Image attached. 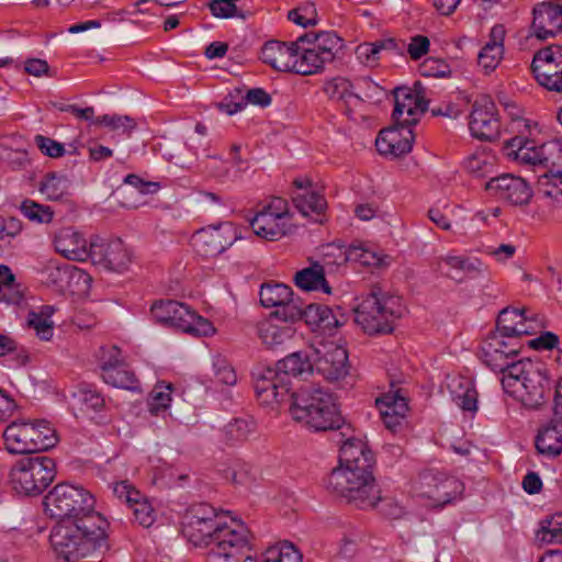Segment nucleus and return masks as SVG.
<instances>
[{
  "mask_svg": "<svg viewBox=\"0 0 562 562\" xmlns=\"http://www.w3.org/2000/svg\"><path fill=\"white\" fill-rule=\"evenodd\" d=\"M105 527L101 515L58 521L50 531L52 548L66 562H101L109 549Z\"/></svg>",
  "mask_w": 562,
  "mask_h": 562,
  "instance_id": "1",
  "label": "nucleus"
},
{
  "mask_svg": "<svg viewBox=\"0 0 562 562\" xmlns=\"http://www.w3.org/2000/svg\"><path fill=\"white\" fill-rule=\"evenodd\" d=\"M286 404L289 416L313 432L339 431V436L351 432L346 423L336 396L326 389L304 386L289 392Z\"/></svg>",
  "mask_w": 562,
  "mask_h": 562,
  "instance_id": "2",
  "label": "nucleus"
},
{
  "mask_svg": "<svg viewBox=\"0 0 562 562\" xmlns=\"http://www.w3.org/2000/svg\"><path fill=\"white\" fill-rule=\"evenodd\" d=\"M502 385L507 394L529 409H538L547 404L551 393L546 368L529 359L513 364L509 375L502 378Z\"/></svg>",
  "mask_w": 562,
  "mask_h": 562,
  "instance_id": "3",
  "label": "nucleus"
},
{
  "mask_svg": "<svg viewBox=\"0 0 562 562\" xmlns=\"http://www.w3.org/2000/svg\"><path fill=\"white\" fill-rule=\"evenodd\" d=\"M326 486L330 493L358 508H373L381 501V491L372 470L335 468Z\"/></svg>",
  "mask_w": 562,
  "mask_h": 562,
  "instance_id": "4",
  "label": "nucleus"
},
{
  "mask_svg": "<svg viewBox=\"0 0 562 562\" xmlns=\"http://www.w3.org/2000/svg\"><path fill=\"white\" fill-rule=\"evenodd\" d=\"M403 312L400 297L373 289L355 308V322L369 335L391 334Z\"/></svg>",
  "mask_w": 562,
  "mask_h": 562,
  "instance_id": "5",
  "label": "nucleus"
},
{
  "mask_svg": "<svg viewBox=\"0 0 562 562\" xmlns=\"http://www.w3.org/2000/svg\"><path fill=\"white\" fill-rule=\"evenodd\" d=\"M94 497L87 490L70 484H58L44 497V508L52 518L61 520H81L92 515Z\"/></svg>",
  "mask_w": 562,
  "mask_h": 562,
  "instance_id": "6",
  "label": "nucleus"
},
{
  "mask_svg": "<svg viewBox=\"0 0 562 562\" xmlns=\"http://www.w3.org/2000/svg\"><path fill=\"white\" fill-rule=\"evenodd\" d=\"M5 447L10 453H35L56 446L58 437L55 428L46 420L13 422L3 432Z\"/></svg>",
  "mask_w": 562,
  "mask_h": 562,
  "instance_id": "7",
  "label": "nucleus"
},
{
  "mask_svg": "<svg viewBox=\"0 0 562 562\" xmlns=\"http://www.w3.org/2000/svg\"><path fill=\"white\" fill-rule=\"evenodd\" d=\"M154 319L168 327L177 328L194 337L210 336L215 333L213 324L198 315L187 304L177 301H158L151 306Z\"/></svg>",
  "mask_w": 562,
  "mask_h": 562,
  "instance_id": "8",
  "label": "nucleus"
},
{
  "mask_svg": "<svg viewBox=\"0 0 562 562\" xmlns=\"http://www.w3.org/2000/svg\"><path fill=\"white\" fill-rule=\"evenodd\" d=\"M56 467L48 457L27 458L18 461L10 471L13 490L19 494L38 495L54 480Z\"/></svg>",
  "mask_w": 562,
  "mask_h": 562,
  "instance_id": "9",
  "label": "nucleus"
},
{
  "mask_svg": "<svg viewBox=\"0 0 562 562\" xmlns=\"http://www.w3.org/2000/svg\"><path fill=\"white\" fill-rule=\"evenodd\" d=\"M227 518L207 504L192 506L183 520V533L195 546H210Z\"/></svg>",
  "mask_w": 562,
  "mask_h": 562,
  "instance_id": "10",
  "label": "nucleus"
},
{
  "mask_svg": "<svg viewBox=\"0 0 562 562\" xmlns=\"http://www.w3.org/2000/svg\"><path fill=\"white\" fill-rule=\"evenodd\" d=\"M293 206L302 218H312L314 223L323 224L327 210V201L323 194L316 191L313 179L302 175L293 179L289 192Z\"/></svg>",
  "mask_w": 562,
  "mask_h": 562,
  "instance_id": "11",
  "label": "nucleus"
},
{
  "mask_svg": "<svg viewBox=\"0 0 562 562\" xmlns=\"http://www.w3.org/2000/svg\"><path fill=\"white\" fill-rule=\"evenodd\" d=\"M463 490V484L453 476L427 470L419 474L414 491L418 497L429 499L434 506L450 503Z\"/></svg>",
  "mask_w": 562,
  "mask_h": 562,
  "instance_id": "12",
  "label": "nucleus"
},
{
  "mask_svg": "<svg viewBox=\"0 0 562 562\" xmlns=\"http://www.w3.org/2000/svg\"><path fill=\"white\" fill-rule=\"evenodd\" d=\"M241 238L239 228L232 222L209 225L193 236L195 251L205 258L216 257Z\"/></svg>",
  "mask_w": 562,
  "mask_h": 562,
  "instance_id": "13",
  "label": "nucleus"
},
{
  "mask_svg": "<svg viewBox=\"0 0 562 562\" xmlns=\"http://www.w3.org/2000/svg\"><path fill=\"white\" fill-rule=\"evenodd\" d=\"M510 131L517 135L505 142V155L526 165L542 166L543 144L537 146L536 142L529 137L531 134L530 122L516 117L510 123Z\"/></svg>",
  "mask_w": 562,
  "mask_h": 562,
  "instance_id": "14",
  "label": "nucleus"
},
{
  "mask_svg": "<svg viewBox=\"0 0 562 562\" xmlns=\"http://www.w3.org/2000/svg\"><path fill=\"white\" fill-rule=\"evenodd\" d=\"M308 34L301 35L296 41L286 44L283 70L302 76H310L323 70L326 60L307 44Z\"/></svg>",
  "mask_w": 562,
  "mask_h": 562,
  "instance_id": "15",
  "label": "nucleus"
},
{
  "mask_svg": "<svg viewBox=\"0 0 562 562\" xmlns=\"http://www.w3.org/2000/svg\"><path fill=\"white\" fill-rule=\"evenodd\" d=\"M531 69L540 86L562 93V47L551 45L539 49L532 59Z\"/></svg>",
  "mask_w": 562,
  "mask_h": 562,
  "instance_id": "16",
  "label": "nucleus"
},
{
  "mask_svg": "<svg viewBox=\"0 0 562 562\" xmlns=\"http://www.w3.org/2000/svg\"><path fill=\"white\" fill-rule=\"evenodd\" d=\"M393 123L403 126L417 124L428 109V101L407 87L395 88Z\"/></svg>",
  "mask_w": 562,
  "mask_h": 562,
  "instance_id": "17",
  "label": "nucleus"
},
{
  "mask_svg": "<svg viewBox=\"0 0 562 562\" xmlns=\"http://www.w3.org/2000/svg\"><path fill=\"white\" fill-rule=\"evenodd\" d=\"M562 32V0H548L532 9L531 33L538 40L552 38Z\"/></svg>",
  "mask_w": 562,
  "mask_h": 562,
  "instance_id": "18",
  "label": "nucleus"
},
{
  "mask_svg": "<svg viewBox=\"0 0 562 562\" xmlns=\"http://www.w3.org/2000/svg\"><path fill=\"white\" fill-rule=\"evenodd\" d=\"M280 363L277 361L273 366L257 368L252 373L255 381V392L260 406L279 415L280 401L278 398V389L281 385Z\"/></svg>",
  "mask_w": 562,
  "mask_h": 562,
  "instance_id": "19",
  "label": "nucleus"
},
{
  "mask_svg": "<svg viewBox=\"0 0 562 562\" xmlns=\"http://www.w3.org/2000/svg\"><path fill=\"white\" fill-rule=\"evenodd\" d=\"M485 190L491 195L513 205L527 204L532 196V191L526 180L510 173L491 178L485 183Z\"/></svg>",
  "mask_w": 562,
  "mask_h": 562,
  "instance_id": "20",
  "label": "nucleus"
},
{
  "mask_svg": "<svg viewBox=\"0 0 562 562\" xmlns=\"http://www.w3.org/2000/svg\"><path fill=\"white\" fill-rule=\"evenodd\" d=\"M89 258L94 265L117 272L127 269L132 262L131 251L121 239L91 243Z\"/></svg>",
  "mask_w": 562,
  "mask_h": 562,
  "instance_id": "21",
  "label": "nucleus"
},
{
  "mask_svg": "<svg viewBox=\"0 0 562 562\" xmlns=\"http://www.w3.org/2000/svg\"><path fill=\"white\" fill-rule=\"evenodd\" d=\"M210 546L212 548L209 555H225L229 552L236 555L239 551L251 549L249 531L244 524L226 519Z\"/></svg>",
  "mask_w": 562,
  "mask_h": 562,
  "instance_id": "22",
  "label": "nucleus"
},
{
  "mask_svg": "<svg viewBox=\"0 0 562 562\" xmlns=\"http://www.w3.org/2000/svg\"><path fill=\"white\" fill-rule=\"evenodd\" d=\"M314 367L328 381H338L348 374V352L336 344L322 345L314 349Z\"/></svg>",
  "mask_w": 562,
  "mask_h": 562,
  "instance_id": "23",
  "label": "nucleus"
},
{
  "mask_svg": "<svg viewBox=\"0 0 562 562\" xmlns=\"http://www.w3.org/2000/svg\"><path fill=\"white\" fill-rule=\"evenodd\" d=\"M471 135L481 140H494L499 134L495 104L487 99L475 101L470 114Z\"/></svg>",
  "mask_w": 562,
  "mask_h": 562,
  "instance_id": "24",
  "label": "nucleus"
},
{
  "mask_svg": "<svg viewBox=\"0 0 562 562\" xmlns=\"http://www.w3.org/2000/svg\"><path fill=\"white\" fill-rule=\"evenodd\" d=\"M414 139L411 126L394 123L379 133L375 146L381 155L398 158L412 150Z\"/></svg>",
  "mask_w": 562,
  "mask_h": 562,
  "instance_id": "25",
  "label": "nucleus"
},
{
  "mask_svg": "<svg viewBox=\"0 0 562 562\" xmlns=\"http://www.w3.org/2000/svg\"><path fill=\"white\" fill-rule=\"evenodd\" d=\"M53 245L58 254L69 260L85 261L90 257L91 244L88 245L85 236L72 226L56 229Z\"/></svg>",
  "mask_w": 562,
  "mask_h": 562,
  "instance_id": "26",
  "label": "nucleus"
},
{
  "mask_svg": "<svg viewBox=\"0 0 562 562\" xmlns=\"http://www.w3.org/2000/svg\"><path fill=\"white\" fill-rule=\"evenodd\" d=\"M353 429L348 436H339L340 454L339 465L337 468H352L372 470L374 465V458L367 443L361 439L353 437Z\"/></svg>",
  "mask_w": 562,
  "mask_h": 562,
  "instance_id": "27",
  "label": "nucleus"
},
{
  "mask_svg": "<svg viewBox=\"0 0 562 562\" xmlns=\"http://www.w3.org/2000/svg\"><path fill=\"white\" fill-rule=\"evenodd\" d=\"M518 355V349L503 350L497 334L490 335L482 344L481 358L493 371H499L503 376L509 375V368L517 361H509Z\"/></svg>",
  "mask_w": 562,
  "mask_h": 562,
  "instance_id": "28",
  "label": "nucleus"
},
{
  "mask_svg": "<svg viewBox=\"0 0 562 562\" xmlns=\"http://www.w3.org/2000/svg\"><path fill=\"white\" fill-rule=\"evenodd\" d=\"M526 308L505 307L497 317V331L509 339L536 334V326L526 323Z\"/></svg>",
  "mask_w": 562,
  "mask_h": 562,
  "instance_id": "29",
  "label": "nucleus"
},
{
  "mask_svg": "<svg viewBox=\"0 0 562 562\" xmlns=\"http://www.w3.org/2000/svg\"><path fill=\"white\" fill-rule=\"evenodd\" d=\"M304 322L312 330H323L331 334L333 330L345 324V315H337L328 306L313 303L305 306Z\"/></svg>",
  "mask_w": 562,
  "mask_h": 562,
  "instance_id": "30",
  "label": "nucleus"
},
{
  "mask_svg": "<svg viewBox=\"0 0 562 562\" xmlns=\"http://www.w3.org/2000/svg\"><path fill=\"white\" fill-rule=\"evenodd\" d=\"M293 281L297 288L307 292L321 291L328 295L333 293L325 276V266L318 261H312L308 267L296 271Z\"/></svg>",
  "mask_w": 562,
  "mask_h": 562,
  "instance_id": "31",
  "label": "nucleus"
},
{
  "mask_svg": "<svg viewBox=\"0 0 562 562\" xmlns=\"http://www.w3.org/2000/svg\"><path fill=\"white\" fill-rule=\"evenodd\" d=\"M542 166L549 170L539 179L540 189L549 187L551 181L562 184V140H551L543 144Z\"/></svg>",
  "mask_w": 562,
  "mask_h": 562,
  "instance_id": "32",
  "label": "nucleus"
},
{
  "mask_svg": "<svg viewBox=\"0 0 562 562\" xmlns=\"http://www.w3.org/2000/svg\"><path fill=\"white\" fill-rule=\"evenodd\" d=\"M280 218L281 212L271 203L249 220V224L257 236L274 240L280 232Z\"/></svg>",
  "mask_w": 562,
  "mask_h": 562,
  "instance_id": "33",
  "label": "nucleus"
},
{
  "mask_svg": "<svg viewBox=\"0 0 562 562\" xmlns=\"http://www.w3.org/2000/svg\"><path fill=\"white\" fill-rule=\"evenodd\" d=\"M536 448L540 454L557 457L562 452V428L551 420L536 437Z\"/></svg>",
  "mask_w": 562,
  "mask_h": 562,
  "instance_id": "34",
  "label": "nucleus"
},
{
  "mask_svg": "<svg viewBox=\"0 0 562 562\" xmlns=\"http://www.w3.org/2000/svg\"><path fill=\"white\" fill-rule=\"evenodd\" d=\"M314 349L305 348L290 352L283 358V373L293 376H307L314 370Z\"/></svg>",
  "mask_w": 562,
  "mask_h": 562,
  "instance_id": "35",
  "label": "nucleus"
},
{
  "mask_svg": "<svg viewBox=\"0 0 562 562\" xmlns=\"http://www.w3.org/2000/svg\"><path fill=\"white\" fill-rule=\"evenodd\" d=\"M54 312V306L43 305L29 313L27 324L42 340L48 341L54 336L55 323L52 319Z\"/></svg>",
  "mask_w": 562,
  "mask_h": 562,
  "instance_id": "36",
  "label": "nucleus"
},
{
  "mask_svg": "<svg viewBox=\"0 0 562 562\" xmlns=\"http://www.w3.org/2000/svg\"><path fill=\"white\" fill-rule=\"evenodd\" d=\"M101 376L106 384L113 385L114 387L140 391L139 381L134 372L122 363L116 367H112V364L108 363V366L104 367V372H101Z\"/></svg>",
  "mask_w": 562,
  "mask_h": 562,
  "instance_id": "37",
  "label": "nucleus"
},
{
  "mask_svg": "<svg viewBox=\"0 0 562 562\" xmlns=\"http://www.w3.org/2000/svg\"><path fill=\"white\" fill-rule=\"evenodd\" d=\"M307 44L312 45L326 63H331L335 59V50L341 47V38L333 32H321L308 34Z\"/></svg>",
  "mask_w": 562,
  "mask_h": 562,
  "instance_id": "38",
  "label": "nucleus"
},
{
  "mask_svg": "<svg viewBox=\"0 0 562 562\" xmlns=\"http://www.w3.org/2000/svg\"><path fill=\"white\" fill-rule=\"evenodd\" d=\"M257 424L252 417H238L231 420L223 429L225 439L231 443L243 442L254 436Z\"/></svg>",
  "mask_w": 562,
  "mask_h": 562,
  "instance_id": "39",
  "label": "nucleus"
},
{
  "mask_svg": "<svg viewBox=\"0 0 562 562\" xmlns=\"http://www.w3.org/2000/svg\"><path fill=\"white\" fill-rule=\"evenodd\" d=\"M258 336L268 348H274L281 342V316L278 310L272 311L258 324Z\"/></svg>",
  "mask_w": 562,
  "mask_h": 562,
  "instance_id": "40",
  "label": "nucleus"
},
{
  "mask_svg": "<svg viewBox=\"0 0 562 562\" xmlns=\"http://www.w3.org/2000/svg\"><path fill=\"white\" fill-rule=\"evenodd\" d=\"M442 261L454 271L452 278L462 281L464 277H475L483 271V263L475 259L470 260L462 256H447Z\"/></svg>",
  "mask_w": 562,
  "mask_h": 562,
  "instance_id": "41",
  "label": "nucleus"
},
{
  "mask_svg": "<svg viewBox=\"0 0 562 562\" xmlns=\"http://www.w3.org/2000/svg\"><path fill=\"white\" fill-rule=\"evenodd\" d=\"M451 396L462 411L474 413L477 409V392L468 380H461L457 385H450Z\"/></svg>",
  "mask_w": 562,
  "mask_h": 562,
  "instance_id": "42",
  "label": "nucleus"
},
{
  "mask_svg": "<svg viewBox=\"0 0 562 562\" xmlns=\"http://www.w3.org/2000/svg\"><path fill=\"white\" fill-rule=\"evenodd\" d=\"M393 48H395V42L392 38L376 41L374 43H362L357 46L356 56L361 64L374 67L378 65L381 50Z\"/></svg>",
  "mask_w": 562,
  "mask_h": 562,
  "instance_id": "43",
  "label": "nucleus"
},
{
  "mask_svg": "<svg viewBox=\"0 0 562 562\" xmlns=\"http://www.w3.org/2000/svg\"><path fill=\"white\" fill-rule=\"evenodd\" d=\"M23 299L21 285L7 266H0V300L10 304H19Z\"/></svg>",
  "mask_w": 562,
  "mask_h": 562,
  "instance_id": "44",
  "label": "nucleus"
},
{
  "mask_svg": "<svg viewBox=\"0 0 562 562\" xmlns=\"http://www.w3.org/2000/svg\"><path fill=\"white\" fill-rule=\"evenodd\" d=\"M376 406L380 411L381 418L394 417L404 418L408 409L406 400L397 393H389L376 398Z\"/></svg>",
  "mask_w": 562,
  "mask_h": 562,
  "instance_id": "45",
  "label": "nucleus"
},
{
  "mask_svg": "<svg viewBox=\"0 0 562 562\" xmlns=\"http://www.w3.org/2000/svg\"><path fill=\"white\" fill-rule=\"evenodd\" d=\"M38 190L48 200H60L68 191V179L57 173H47L41 180Z\"/></svg>",
  "mask_w": 562,
  "mask_h": 562,
  "instance_id": "46",
  "label": "nucleus"
},
{
  "mask_svg": "<svg viewBox=\"0 0 562 562\" xmlns=\"http://www.w3.org/2000/svg\"><path fill=\"white\" fill-rule=\"evenodd\" d=\"M536 540L539 543H557L562 541V513H557L541 521Z\"/></svg>",
  "mask_w": 562,
  "mask_h": 562,
  "instance_id": "47",
  "label": "nucleus"
},
{
  "mask_svg": "<svg viewBox=\"0 0 562 562\" xmlns=\"http://www.w3.org/2000/svg\"><path fill=\"white\" fill-rule=\"evenodd\" d=\"M172 385L160 382L156 384L150 392L147 405L153 415H159L165 412L171 403Z\"/></svg>",
  "mask_w": 562,
  "mask_h": 562,
  "instance_id": "48",
  "label": "nucleus"
},
{
  "mask_svg": "<svg viewBox=\"0 0 562 562\" xmlns=\"http://www.w3.org/2000/svg\"><path fill=\"white\" fill-rule=\"evenodd\" d=\"M93 125L105 126L110 131L130 135L136 128V122L128 115L104 114L93 120Z\"/></svg>",
  "mask_w": 562,
  "mask_h": 562,
  "instance_id": "49",
  "label": "nucleus"
},
{
  "mask_svg": "<svg viewBox=\"0 0 562 562\" xmlns=\"http://www.w3.org/2000/svg\"><path fill=\"white\" fill-rule=\"evenodd\" d=\"M305 321V306L301 300L294 299L293 290L283 284V322Z\"/></svg>",
  "mask_w": 562,
  "mask_h": 562,
  "instance_id": "50",
  "label": "nucleus"
},
{
  "mask_svg": "<svg viewBox=\"0 0 562 562\" xmlns=\"http://www.w3.org/2000/svg\"><path fill=\"white\" fill-rule=\"evenodd\" d=\"M70 268L69 265H61L57 260H48L41 273L46 283L61 286L69 277Z\"/></svg>",
  "mask_w": 562,
  "mask_h": 562,
  "instance_id": "51",
  "label": "nucleus"
},
{
  "mask_svg": "<svg viewBox=\"0 0 562 562\" xmlns=\"http://www.w3.org/2000/svg\"><path fill=\"white\" fill-rule=\"evenodd\" d=\"M80 404V408L85 412H99L104 407V397L91 386H82L75 394Z\"/></svg>",
  "mask_w": 562,
  "mask_h": 562,
  "instance_id": "52",
  "label": "nucleus"
},
{
  "mask_svg": "<svg viewBox=\"0 0 562 562\" xmlns=\"http://www.w3.org/2000/svg\"><path fill=\"white\" fill-rule=\"evenodd\" d=\"M21 212L32 222L36 223H50L54 212L49 206L38 204L32 200H25L21 203Z\"/></svg>",
  "mask_w": 562,
  "mask_h": 562,
  "instance_id": "53",
  "label": "nucleus"
},
{
  "mask_svg": "<svg viewBox=\"0 0 562 562\" xmlns=\"http://www.w3.org/2000/svg\"><path fill=\"white\" fill-rule=\"evenodd\" d=\"M213 370L218 382L225 385H235L237 382V374L228 360L221 355L213 357Z\"/></svg>",
  "mask_w": 562,
  "mask_h": 562,
  "instance_id": "54",
  "label": "nucleus"
},
{
  "mask_svg": "<svg viewBox=\"0 0 562 562\" xmlns=\"http://www.w3.org/2000/svg\"><path fill=\"white\" fill-rule=\"evenodd\" d=\"M134 520L140 526L149 527L155 521V512L147 497L143 494L130 508Z\"/></svg>",
  "mask_w": 562,
  "mask_h": 562,
  "instance_id": "55",
  "label": "nucleus"
},
{
  "mask_svg": "<svg viewBox=\"0 0 562 562\" xmlns=\"http://www.w3.org/2000/svg\"><path fill=\"white\" fill-rule=\"evenodd\" d=\"M503 55L504 48L490 47L485 45L477 56L479 66L485 71V74H490L496 69L503 58Z\"/></svg>",
  "mask_w": 562,
  "mask_h": 562,
  "instance_id": "56",
  "label": "nucleus"
},
{
  "mask_svg": "<svg viewBox=\"0 0 562 562\" xmlns=\"http://www.w3.org/2000/svg\"><path fill=\"white\" fill-rule=\"evenodd\" d=\"M112 492L114 496L122 503L126 504L128 508H131L132 505L138 501L140 495H143L140 491L126 480L113 483Z\"/></svg>",
  "mask_w": 562,
  "mask_h": 562,
  "instance_id": "57",
  "label": "nucleus"
},
{
  "mask_svg": "<svg viewBox=\"0 0 562 562\" xmlns=\"http://www.w3.org/2000/svg\"><path fill=\"white\" fill-rule=\"evenodd\" d=\"M209 7L212 14L218 19H246V15L238 10L237 5L234 3V0H213Z\"/></svg>",
  "mask_w": 562,
  "mask_h": 562,
  "instance_id": "58",
  "label": "nucleus"
},
{
  "mask_svg": "<svg viewBox=\"0 0 562 562\" xmlns=\"http://www.w3.org/2000/svg\"><path fill=\"white\" fill-rule=\"evenodd\" d=\"M352 83L346 78H334L325 83L324 91L333 100H344L352 94Z\"/></svg>",
  "mask_w": 562,
  "mask_h": 562,
  "instance_id": "59",
  "label": "nucleus"
},
{
  "mask_svg": "<svg viewBox=\"0 0 562 562\" xmlns=\"http://www.w3.org/2000/svg\"><path fill=\"white\" fill-rule=\"evenodd\" d=\"M288 20L299 26L307 27L316 24V10L312 4L297 7L288 13Z\"/></svg>",
  "mask_w": 562,
  "mask_h": 562,
  "instance_id": "60",
  "label": "nucleus"
},
{
  "mask_svg": "<svg viewBox=\"0 0 562 562\" xmlns=\"http://www.w3.org/2000/svg\"><path fill=\"white\" fill-rule=\"evenodd\" d=\"M424 77L445 78L451 72L450 66L442 59L429 57L419 66Z\"/></svg>",
  "mask_w": 562,
  "mask_h": 562,
  "instance_id": "61",
  "label": "nucleus"
},
{
  "mask_svg": "<svg viewBox=\"0 0 562 562\" xmlns=\"http://www.w3.org/2000/svg\"><path fill=\"white\" fill-rule=\"evenodd\" d=\"M225 472L226 479H229L236 485L248 486L255 480L250 467L245 463L236 462L227 468Z\"/></svg>",
  "mask_w": 562,
  "mask_h": 562,
  "instance_id": "62",
  "label": "nucleus"
},
{
  "mask_svg": "<svg viewBox=\"0 0 562 562\" xmlns=\"http://www.w3.org/2000/svg\"><path fill=\"white\" fill-rule=\"evenodd\" d=\"M279 283L265 282L259 292L260 303L263 307H279L281 305V290Z\"/></svg>",
  "mask_w": 562,
  "mask_h": 562,
  "instance_id": "63",
  "label": "nucleus"
},
{
  "mask_svg": "<svg viewBox=\"0 0 562 562\" xmlns=\"http://www.w3.org/2000/svg\"><path fill=\"white\" fill-rule=\"evenodd\" d=\"M347 249L344 245L331 243L323 248L324 266H342L347 263Z\"/></svg>",
  "mask_w": 562,
  "mask_h": 562,
  "instance_id": "64",
  "label": "nucleus"
}]
</instances>
